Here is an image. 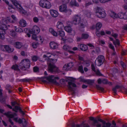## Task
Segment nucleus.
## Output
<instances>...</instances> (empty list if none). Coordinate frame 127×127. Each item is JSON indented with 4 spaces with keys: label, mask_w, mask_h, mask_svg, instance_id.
Instances as JSON below:
<instances>
[{
    "label": "nucleus",
    "mask_w": 127,
    "mask_h": 127,
    "mask_svg": "<svg viewBox=\"0 0 127 127\" xmlns=\"http://www.w3.org/2000/svg\"><path fill=\"white\" fill-rule=\"evenodd\" d=\"M57 55L52 54L49 56L46 55L43 56V58L44 60H47V64H48V71L50 72H59V70L58 67L54 65V64L57 60L56 57H57Z\"/></svg>",
    "instance_id": "obj_1"
},
{
    "label": "nucleus",
    "mask_w": 127,
    "mask_h": 127,
    "mask_svg": "<svg viewBox=\"0 0 127 127\" xmlns=\"http://www.w3.org/2000/svg\"><path fill=\"white\" fill-rule=\"evenodd\" d=\"M30 65V61L27 59L23 60L19 64V66L20 69L24 70H26L27 69L29 68Z\"/></svg>",
    "instance_id": "obj_2"
},
{
    "label": "nucleus",
    "mask_w": 127,
    "mask_h": 127,
    "mask_svg": "<svg viewBox=\"0 0 127 127\" xmlns=\"http://www.w3.org/2000/svg\"><path fill=\"white\" fill-rule=\"evenodd\" d=\"M95 15L100 18H104L106 16V14L104 10L101 8L97 7L95 8Z\"/></svg>",
    "instance_id": "obj_3"
},
{
    "label": "nucleus",
    "mask_w": 127,
    "mask_h": 127,
    "mask_svg": "<svg viewBox=\"0 0 127 127\" xmlns=\"http://www.w3.org/2000/svg\"><path fill=\"white\" fill-rule=\"evenodd\" d=\"M54 76L53 75H51L48 77H42V78L43 79H46L49 82L56 85H58L59 83L57 82L56 80L59 79V78L58 77H54Z\"/></svg>",
    "instance_id": "obj_4"
},
{
    "label": "nucleus",
    "mask_w": 127,
    "mask_h": 127,
    "mask_svg": "<svg viewBox=\"0 0 127 127\" xmlns=\"http://www.w3.org/2000/svg\"><path fill=\"white\" fill-rule=\"evenodd\" d=\"M49 31L54 36L56 37L58 35L61 37H64L65 35V33L64 31L59 30H57V32L53 28H50Z\"/></svg>",
    "instance_id": "obj_5"
},
{
    "label": "nucleus",
    "mask_w": 127,
    "mask_h": 127,
    "mask_svg": "<svg viewBox=\"0 0 127 127\" xmlns=\"http://www.w3.org/2000/svg\"><path fill=\"white\" fill-rule=\"evenodd\" d=\"M105 61L104 56L102 55L98 56L95 61V64L98 66H100Z\"/></svg>",
    "instance_id": "obj_6"
},
{
    "label": "nucleus",
    "mask_w": 127,
    "mask_h": 127,
    "mask_svg": "<svg viewBox=\"0 0 127 127\" xmlns=\"http://www.w3.org/2000/svg\"><path fill=\"white\" fill-rule=\"evenodd\" d=\"M67 87L69 90L72 92H73L72 93V95H74L75 93V88L71 87V86L73 87H76V85L72 81H69L68 82Z\"/></svg>",
    "instance_id": "obj_7"
},
{
    "label": "nucleus",
    "mask_w": 127,
    "mask_h": 127,
    "mask_svg": "<svg viewBox=\"0 0 127 127\" xmlns=\"http://www.w3.org/2000/svg\"><path fill=\"white\" fill-rule=\"evenodd\" d=\"M81 18L78 15H75L73 18L72 23L75 25H78L81 23Z\"/></svg>",
    "instance_id": "obj_8"
},
{
    "label": "nucleus",
    "mask_w": 127,
    "mask_h": 127,
    "mask_svg": "<svg viewBox=\"0 0 127 127\" xmlns=\"http://www.w3.org/2000/svg\"><path fill=\"white\" fill-rule=\"evenodd\" d=\"M65 31L69 33L70 35L74 36L75 34V31L72 30L71 27L69 26H66L64 27Z\"/></svg>",
    "instance_id": "obj_9"
},
{
    "label": "nucleus",
    "mask_w": 127,
    "mask_h": 127,
    "mask_svg": "<svg viewBox=\"0 0 127 127\" xmlns=\"http://www.w3.org/2000/svg\"><path fill=\"white\" fill-rule=\"evenodd\" d=\"M29 32L31 34L38 33L40 32L39 28L37 26H34L33 28L29 30Z\"/></svg>",
    "instance_id": "obj_10"
},
{
    "label": "nucleus",
    "mask_w": 127,
    "mask_h": 127,
    "mask_svg": "<svg viewBox=\"0 0 127 127\" xmlns=\"http://www.w3.org/2000/svg\"><path fill=\"white\" fill-rule=\"evenodd\" d=\"M80 126H82L83 127H90L88 124L86 123H82L80 125H76L74 122H73L71 124V127H80Z\"/></svg>",
    "instance_id": "obj_11"
},
{
    "label": "nucleus",
    "mask_w": 127,
    "mask_h": 127,
    "mask_svg": "<svg viewBox=\"0 0 127 127\" xmlns=\"http://www.w3.org/2000/svg\"><path fill=\"white\" fill-rule=\"evenodd\" d=\"M102 123L103 125L102 127H110L111 124L109 123H106L105 121L102 120L101 119H98L97 120Z\"/></svg>",
    "instance_id": "obj_12"
},
{
    "label": "nucleus",
    "mask_w": 127,
    "mask_h": 127,
    "mask_svg": "<svg viewBox=\"0 0 127 127\" xmlns=\"http://www.w3.org/2000/svg\"><path fill=\"white\" fill-rule=\"evenodd\" d=\"M63 4L61 5L59 7V9L61 12H66L67 11V7L66 5V4Z\"/></svg>",
    "instance_id": "obj_13"
},
{
    "label": "nucleus",
    "mask_w": 127,
    "mask_h": 127,
    "mask_svg": "<svg viewBox=\"0 0 127 127\" xmlns=\"http://www.w3.org/2000/svg\"><path fill=\"white\" fill-rule=\"evenodd\" d=\"M7 21L6 20H3L2 22L3 24L1 25L0 29L5 31L7 30V26L5 24V23H7Z\"/></svg>",
    "instance_id": "obj_14"
},
{
    "label": "nucleus",
    "mask_w": 127,
    "mask_h": 127,
    "mask_svg": "<svg viewBox=\"0 0 127 127\" xmlns=\"http://www.w3.org/2000/svg\"><path fill=\"white\" fill-rule=\"evenodd\" d=\"M13 4L17 8L21 9L22 8L21 5L16 0H10Z\"/></svg>",
    "instance_id": "obj_15"
},
{
    "label": "nucleus",
    "mask_w": 127,
    "mask_h": 127,
    "mask_svg": "<svg viewBox=\"0 0 127 127\" xmlns=\"http://www.w3.org/2000/svg\"><path fill=\"white\" fill-rule=\"evenodd\" d=\"M109 38L111 41H113V44L115 45L116 47H117L118 46H120V41L118 39H116V40L114 41L113 39V38L111 37H109Z\"/></svg>",
    "instance_id": "obj_16"
},
{
    "label": "nucleus",
    "mask_w": 127,
    "mask_h": 127,
    "mask_svg": "<svg viewBox=\"0 0 127 127\" xmlns=\"http://www.w3.org/2000/svg\"><path fill=\"white\" fill-rule=\"evenodd\" d=\"M80 79H81V81L87 83L88 84L90 85H92L94 83V81L93 80H85L84 79H82L81 77L80 78Z\"/></svg>",
    "instance_id": "obj_17"
},
{
    "label": "nucleus",
    "mask_w": 127,
    "mask_h": 127,
    "mask_svg": "<svg viewBox=\"0 0 127 127\" xmlns=\"http://www.w3.org/2000/svg\"><path fill=\"white\" fill-rule=\"evenodd\" d=\"M78 47V48L80 49L81 50L84 51H86L88 48V46L87 45L82 44L79 45Z\"/></svg>",
    "instance_id": "obj_18"
},
{
    "label": "nucleus",
    "mask_w": 127,
    "mask_h": 127,
    "mask_svg": "<svg viewBox=\"0 0 127 127\" xmlns=\"http://www.w3.org/2000/svg\"><path fill=\"white\" fill-rule=\"evenodd\" d=\"M50 11L51 15L53 17H56L58 15V12L55 10H50Z\"/></svg>",
    "instance_id": "obj_19"
},
{
    "label": "nucleus",
    "mask_w": 127,
    "mask_h": 127,
    "mask_svg": "<svg viewBox=\"0 0 127 127\" xmlns=\"http://www.w3.org/2000/svg\"><path fill=\"white\" fill-rule=\"evenodd\" d=\"M50 46L51 48L54 49L57 48L58 45L55 42H52L50 43Z\"/></svg>",
    "instance_id": "obj_20"
},
{
    "label": "nucleus",
    "mask_w": 127,
    "mask_h": 127,
    "mask_svg": "<svg viewBox=\"0 0 127 127\" xmlns=\"http://www.w3.org/2000/svg\"><path fill=\"white\" fill-rule=\"evenodd\" d=\"M5 34V31L0 28V38L2 39L5 38L4 34Z\"/></svg>",
    "instance_id": "obj_21"
},
{
    "label": "nucleus",
    "mask_w": 127,
    "mask_h": 127,
    "mask_svg": "<svg viewBox=\"0 0 127 127\" xmlns=\"http://www.w3.org/2000/svg\"><path fill=\"white\" fill-rule=\"evenodd\" d=\"M92 125L94 126H96V127H101V125L98 124V121L96 119L94 120L92 123Z\"/></svg>",
    "instance_id": "obj_22"
},
{
    "label": "nucleus",
    "mask_w": 127,
    "mask_h": 127,
    "mask_svg": "<svg viewBox=\"0 0 127 127\" xmlns=\"http://www.w3.org/2000/svg\"><path fill=\"white\" fill-rule=\"evenodd\" d=\"M19 24L20 26L22 27H25L27 25L26 21L24 19L20 20L19 21Z\"/></svg>",
    "instance_id": "obj_23"
},
{
    "label": "nucleus",
    "mask_w": 127,
    "mask_h": 127,
    "mask_svg": "<svg viewBox=\"0 0 127 127\" xmlns=\"http://www.w3.org/2000/svg\"><path fill=\"white\" fill-rule=\"evenodd\" d=\"M46 1V0H41L39 2V5L42 7L45 8Z\"/></svg>",
    "instance_id": "obj_24"
},
{
    "label": "nucleus",
    "mask_w": 127,
    "mask_h": 127,
    "mask_svg": "<svg viewBox=\"0 0 127 127\" xmlns=\"http://www.w3.org/2000/svg\"><path fill=\"white\" fill-rule=\"evenodd\" d=\"M57 26L58 28V30H62V28L63 27V24L61 22H59L57 24Z\"/></svg>",
    "instance_id": "obj_25"
},
{
    "label": "nucleus",
    "mask_w": 127,
    "mask_h": 127,
    "mask_svg": "<svg viewBox=\"0 0 127 127\" xmlns=\"http://www.w3.org/2000/svg\"><path fill=\"white\" fill-rule=\"evenodd\" d=\"M11 112H8L7 113H5L4 114V115H6L8 117L10 118H13L14 117V115L13 114H11Z\"/></svg>",
    "instance_id": "obj_26"
},
{
    "label": "nucleus",
    "mask_w": 127,
    "mask_h": 127,
    "mask_svg": "<svg viewBox=\"0 0 127 127\" xmlns=\"http://www.w3.org/2000/svg\"><path fill=\"white\" fill-rule=\"evenodd\" d=\"M8 4L9 6L8 8L9 11L11 12H14L15 11V8L13 7V5L9 3Z\"/></svg>",
    "instance_id": "obj_27"
},
{
    "label": "nucleus",
    "mask_w": 127,
    "mask_h": 127,
    "mask_svg": "<svg viewBox=\"0 0 127 127\" xmlns=\"http://www.w3.org/2000/svg\"><path fill=\"white\" fill-rule=\"evenodd\" d=\"M5 51L8 53H11L13 51V50L11 49L8 46L5 45Z\"/></svg>",
    "instance_id": "obj_28"
},
{
    "label": "nucleus",
    "mask_w": 127,
    "mask_h": 127,
    "mask_svg": "<svg viewBox=\"0 0 127 127\" xmlns=\"http://www.w3.org/2000/svg\"><path fill=\"white\" fill-rule=\"evenodd\" d=\"M70 4L72 6H74L77 7L79 6V4L76 2V0H72L70 1Z\"/></svg>",
    "instance_id": "obj_29"
},
{
    "label": "nucleus",
    "mask_w": 127,
    "mask_h": 127,
    "mask_svg": "<svg viewBox=\"0 0 127 127\" xmlns=\"http://www.w3.org/2000/svg\"><path fill=\"white\" fill-rule=\"evenodd\" d=\"M15 47L18 49L22 47L21 43L20 42H17L14 44Z\"/></svg>",
    "instance_id": "obj_30"
},
{
    "label": "nucleus",
    "mask_w": 127,
    "mask_h": 127,
    "mask_svg": "<svg viewBox=\"0 0 127 127\" xmlns=\"http://www.w3.org/2000/svg\"><path fill=\"white\" fill-rule=\"evenodd\" d=\"M70 64L69 63L68 64H67V65H65L63 66V69L64 70H65L66 71H67L70 68H71V66H70L69 65V64Z\"/></svg>",
    "instance_id": "obj_31"
},
{
    "label": "nucleus",
    "mask_w": 127,
    "mask_h": 127,
    "mask_svg": "<svg viewBox=\"0 0 127 127\" xmlns=\"http://www.w3.org/2000/svg\"><path fill=\"white\" fill-rule=\"evenodd\" d=\"M11 68L15 70L19 71L20 70V69L19 68V66L17 64L13 65L11 67Z\"/></svg>",
    "instance_id": "obj_32"
},
{
    "label": "nucleus",
    "mask_w": 127,
    "mask_h": 127,
    "mask_svg": "<svg viewBox=\"0 0 127 127\" xmlns=\"http://www.w3.org/2000/svg\"><path fill=\"white\" fill-rule=\"evenodd\" d=\"M102 26V24L100 23H97L96 25V30L98 31Z\"/></svg>",
    "instance_id": "obj_33"
},
{
    "label": "nucleus",
    "mask_w": 127,
    "mask_h": 127,
    "mask_svg": "<svg viewBox=\"0 0 127 127\" xmlns=\"http://www.w3.org/2000/svg\"><path fill=\"white\" fill-rule=\"evenodd\" d=\"M51 6V5L50 2L47 0L46 4L45 5V8L49 9Z\"/></svg>",
    "instance_id": "obj_34"
},
{
    "label": "nucleus",
    "mask_w": 127,
    "mask_h": 127,
    "mask_svg": "<svg viewBox=\"0 0 127 127\" xmlns=\"http://www.w3.org/2000/svg\"><path fill=\"white\" fill-rule=\"evenodd\" d=\"M118 17L121 19L124 18V16L125 15V13H124L121 12L118 13Z\"/></svg>",
    "instance_id": "obj_35"
},
{
    "label": "nucleus",
    "mask_w": 127,
    "mask_h": 127,
    "mask_svg": "<svg viewBox=\"0 0 127 127\" xmlns=\"http://www.w3.org/2000/svg\"><path fill=\"white\" fill-rule=\"evenodd\" d=\"M120 110L124 113H127V108L125 107H122L120 108Z\"/></svg>",
    "instance_id": "obj_36"
},
{
    "label": "nucleus",
    "mask_w": 127,
    "mask_h": 127,
    "mask_svg": "<svg viewBox=\"0 0 127 127\" xmlns=\"http://www.w3.org/2000/svg\"><path fill=\"white\" fill-rule=\"evenodd\" d=\"M111 17L112 18L115 19L118 17V15L115 12H111V13L110 15Z\"/></svg>",
    "instance_id": "obj_37"
},
{
    "label": "nucleus",
    "mask_w": 127,
    "mask_h": 127,
    "mask_svg": "<svg viewBox=\"0 0 127 127\" xmlns=\"http://www.w3.org/2000/svg\"><path fill=\"white\" fill-rule=\"evenodd\" d=\"M21 108L17 106H15L14 108L12 109L13 111H15V112H18V110H19L20 111V109Z\"/></svg>",
    "instance_id": "obj_38"
},
{
    "label": "nucleus",
    "mask_w": 127,
    "mask_h": 127,
    "mask_svg": "<svg viewBox=\"0 0 127 127\" xmlns=\"http://www.w3.org/2000/svg\"><path fill=\"white\" fill-rule=\"evenodd\" d=\"M120 88V86L119 85H116L115 88H113L112 89V91H113V93L115 94H116V89H118Z\"/></svg>",
    "instance_id": "obj_39"
},
{
    "label": "nucleus",
    "mask_w": 127,
    "mask_h": 127,
    "mask_svg": "<svg viewBox=\"0 0 127 127\" xmlns=\"http://www.w3.org/2000/svg\"><path fill=\"white\" fill-rule=\"evenodd\" d=\"M70 47L66 45H64L63 47V49L65 50H69L70 49Z\"/></svg>",
    "instance_id": "obj_40"
},
{
    "label": "nucleus",
    "mask_w": 127,
    "mask_h": 127,
    "mask_svg": "<svg viewBox=\"0 0 127 127\" xmlns=\"http://www.w3.org/2000/svg\"><path fill=\"white\" fill-rule=\"evenodd\" d=\"M81 36L83 39H87L89 36L86 33L82 34Z\"/></svg>",
    "instance_id": "obj_41"
},
{
    "label": "nucleus",
    "mask_w": 127,
    "mask_h": 127,
    "mask_svg": "<svg viewBox=\"0 0 127 127\" xmlns=\"http://www.w3.org/2000/svg\"><path fill=\"white\" fill-rule=\"evenodd\" d=\"M96 87L98 90H100L102 92L104 90V89L103 88L100 87L99 85H96Z\"/></svg>",
    "instance_id": "obj_42"
},
{
    "label": "nucleus",
    "mask_w": 127,
    "mask_h": 127,
    "mask_svg": "<svg viewBox=\"0 0 127 127\" xmlns=\"http://www.w3.org/2000/svg\"><path fill=\"white\" fill-rule=\"evenodd\" d=\"M31 80V79H30L25 78L21 79L19 81L22 82H29Z\"/></svg>",
    "instance_id": "obj_43"
},
{
    "label": "nucleus",
    "mask_w": 127,
    "mask_h": 127,
    "mask_svg": "<svg viewBox=\"0 0 127 127\" xmlns=\"http://www.w3.org/2000/svg\"><path fill=\"white\" fill-rule=\"evenodd\" d=\"M78 70L81 73H84L83 67L82 65H81L79 66Z\"/></svg>",
    "instance_id": "obj_44"
},
{
    "label": "nucleus",
    "mask_w": 127,
    "mask_h": 127,
    "mask_svg": "<svg viewBox=\"0 0 127 127\" xmlns=\"http://www.w3.org/2000/svg\"><path fill=\"white\" fill-rule=\"evenodd\" d=\"M34 72H39V68L37 66H34L33 69Z\"/></svg>",
    "instance_id": "obj_45"
},
{
    "label": "nucleus",
    "mask_w": 127,
    "mask_h": 127,
    "mask_svg": "<svg viewBox=\"0 0 127 127\" xmlns=\"http://www.w3.org/2000/svg\"><path fill=\"white\" fill-rule=\"evenodd\" d=\"M38 43H36L35 42H33L32 44V46L33 48H36L38 45Z\"/></svg>",
    "instance_id": "obj_46"
},
{
    "label": "nucleus",
    "mask_w": 127,
    "mask_h": 127,
    "mask_svg": "<svg viewBox=\"0 0 127 127\" xmlns=\"http://www.w3.org/2000/svg\"><path fill=\"white\" fill-rule=\"evenodd\" d=\"M95 72L96 74L98 76H102L103 75L98 70H97L96 71H95Z\"/></svg>",
    "instance_id": "obj_47"
},
{
    "label": "nucleus",
    "mask_w": 127,
    "mask_h": 127,
    "mask_svg": "<svg viewBox=\"0 0 127 127\" xmlns=\"http://www.w3.org/2000/svg\"><path fill=\"white\" fill-rule=\"evenodd\" d=\"M15 31L17 32H23L22 29L20 28H18L15 29Z\"/></svg>",
    "instance_id": "obj_48"
},
{
    "label": "nucleus",
    "mask_w": 127,
    "mask_h": 127,
    "mask_svg": "<svg viewBox=\"0 0 127 127\" xmlns=\"http://www.w3.org/2000/svg\"><path fill=\"white\" fill-rule=\"evenodd\" d=\"M36 40L39 41L40 42L42 43L43 41V40L42 39L41 36H39L37 37Z\"/></svg>",
    "instance_id": "obj_49"
},
{
    "label": "nucleus",
    "mask_w": 127,
    "mask_h": 127,
    "mask_svg": "<svg viewBox=\"0 0 127 127\" xmlns=\"http://www.w3.org/2000/svg\"><path fill=\"white\" fill-rule=\"evenodd\" d=\"M10 35L13 37L15 36L16 35V33L14 31H10Z\"/></svg>",
    "instance_id": "obj_50"
},
{
    "label": "nucleus",
    "mask_w": 127,
    "mask_h": 127,
    "mask_svg": "<svg viewBox=\"0 0 127 127\" xmlns=\"http://www.w3.org/2000/svg\"><path fill=\"white\" fill-rule=\"evenodd\" d=\"M11 105L12 106H14L15 105H18L19 104L16 101H14L11 102Z\"/></svg>",
    "instance_id": "obj_51"
},
{
    "label": "nucleus",
    "mask_w": 127,
    "mask_h": 127,
    "mask_svg": "<svg viewBox=\"0 0 127 127\" xmlns=\"http://www.w3.org/2000/svg\"><path fill=\"white\" fill-rule=\"evenodd\" d=\"M5 88L7 90L11 89L12 88V87L9 84H7L5 86Z\"/></svg>",
    "instance_id": "obj_52"
},
{
    "label": "nucleus",
    "mask_w": 127,
    "mask_h": 127,
    "mask_svg": "<svg viewBox=\"0 0 127 127\" xmlns=\"http://www.w3.org/2000/svg\"><path fill=\"white\" fill-rule=\"evenodd\" d=\"M111 36L114 37L115 39H116L118 37V35L116 33H112L111 34Z\"/></svg>",
    "instance_id": "obj_53"
},
{
    "label": "nucleus",
    "mask_w": 127,
    "mask_h": 127,
    "mask_svg": "<svg viewBox=\"0 0 127 127\" xmlns=\"http://www.w3.org/2000/svg\"><path fill=\"white\" fill-rule=\"evenodd\" d=\"M109 47L112 49L113 51H115V49L114 46L111 44H109Z\"/></svg>",
    "instance_id": "obj_54"
},
{
    "label": "nucleus",
    "mask_w": 127,
    "mask_h": 127,
    "mask_svg": "<svg viewBox=\"0 0 127 127\" xmlns=\"http://www.w3.org/2000/svg\"><path fill=\"white\" fill-rule=\"evenodd\" d=\"M33 21L35 23H37L38 21V18L36 17H34L33 19Z\"/></svg>",
    "instance_id": "obj_55"
},
{
    "label": "nucleus",
    "mask_w": 127,
    "mask_h": 127,
    "mask_svg": "<svg viewBox=\"0 0 127 127\" xmlns=\"http://www.w3.org/2000/svg\"><path fill=\"white\" fill-rule=\"evenodd\" d=\"M121 64L122 67L124 69L125 68L126 66L125 64V63H124L123 62L121 61Z\"/></svg>",
    "instance_id": "obj_56"
},
{
    "label": "nucleus",
    "mask_w": 127,
    "mask_h": 127,
    "mask_svg": "<svg viewBox=\"0 0 127 127\" xmlns=\"http://www.w3.org/2000/svg\"><path fill=\"white\" fill-rule=\"evenodd\" d=\"M70 0H62V2L63 3L67 4L69 2Z\"/></svg>",
    "instance_id": "obj_57"
},
{
    "label": "nucleus",
    "mask_w": 127,
    "mask_h": 127,
    "mask_svg": "<svg viewBox=\"0 0 127 127\" xmlns=\"http://www.w3.org/2000/svg\"><path fill=\"white\" fill-rule=\"evenodd\" d=\"M32 59L33 61H36L38 59V57L36 56H34L32 57Z\"/></svg>",
    "instance_id": "obj_58"
},
{
    "label": "nucleus",
    "mask_w": 127,
    "mask_h": 127,
    "mask_svg": "<svg viewBox=\"0 0 127 127\" xmlns=\"http://www.w3.org/2000/svg\"><path fill=\"white\" fill-rule=\"evenodd\" d=\"M0 101L2 103H5V99L3 98H0Z\"/></svg>",
    "instance_id": "obj_59"
},
{
    "label": "nucleus",
    "mask_w": 127,
    "mask_h": 127,
    "mask_svg": "<svg viewBox=\"0 0 127 127\" xmlns=\"http://www.w3.org/2000/svg\"><path fill=\"white\" fill-rule=\"evenodd\" d=\"M32 37L33 39L36 40L37 37L35 34H32Z\"/></svg>",
    "instance_id": "obj_60"
},
{
    "label": "nucleus",
    "mask_w": 127,
    "mask_h": 127,
    "mask_svg": "<svg viewBox=\"0 0 127 127\" xmlns=\"http://www.w3.org/2000/svg\"><path fill=\"white\" fill-rule=\"evenodd\" d=\"M5 45H1L0 47V49L3 51H5Z\"/></svg>",
    "instance_id": "obj_61"
},
{
    "label": "nucleus",
    "mask_w": 127,
    "mask_h": 127,
    "mask_svg": "<svg viewBox=\"0 0 127 127\" xmlns=\"http://www.w3.org/2000/svg\"><path fill=\"white\" fill-rule=\"evenodd\" d=\"M91 68L95 72V66L93 64H91Z\"/></svg>",
    "instance_id": "obj_62"
},
{
    "label": "nucleus",
    "mask_w": 127,
    "mask_h": 127,
    "mask_svg": "<svg viewBox=\"0 0 127 127\" xmlns=\"http://www.w3.org/2000/svg\"><path fill=\"white\" fill-rule=\"evenodd\" d=\"M82 39H83L82 36L81 37L77 36L76 38L77 41L78 42H80Z\"/></svg>",
    "instance_id": "obj_63"
},
{
    "label": "nucleus",
    "mask_w": 127,
    "mask_h": 127,
    "mask_svg": "<svg viewBox=\"0 0 127 127\" xmlns=\"http://www.w3.org/2000/svg\"><path fill=\"white\" fill-rule=\"evenodd\" d=\"M102 83H103L104 84H107V81L105 79H104L102 80Z\"/></svg>",
    "instance_id": "obj_64"
}]
</instances>
